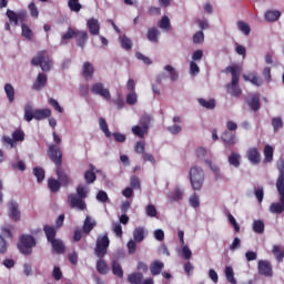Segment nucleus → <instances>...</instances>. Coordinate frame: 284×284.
Segmentation results:
<instances>
[{"instance_id":"31","label":"nucleus","mask_w":284,"mask_h":284,"mask_svg":"<svg viewBox=\"0 0 284 284\" xmlns=\"http://www.w3.org/2000/svg\"><path fill=\"white\" fill-rule=\"evenodd\" d=\"M128 281L130 284H143V273L134 272L129 274Z\"/></svg>"},{"instance_id":"5","label":"nucleus","mask_w":284,"mask_h":284,"mask_svg":"<svg viewBox=\"0 0 284 284\" xmlns=\"http://www.w3.org/2000/svg\"><path fill=\"white\" fill-rule=\"evenodd\" d=\"M31 63L33 65H40L42 72H50L52 70V60L47 51L38 52L37 57L32 58Z\"/></svg>"},{"instance_id":"56","label":"nucleus","mask_w":284,"mask_h":284,"mask_svg":"<svg viewBox=\"0 0 284 284\" xmlns=\"http://www.w3.org/2000/svg\"><path fill=\"white\" fill-rule=\"evenodd\" d=\"M254 195L257 199L258 203H263V199L265 196V191L263 190V186H258L254 190Z\"/></svg>"},{"instance_id":"3","label":"nucleus","mask_w":284,"mask_h":284,"mask_svg":"<svg viewBox=\"0 0 284 284\" xmlns=\"http://www.w3.org/2000/svg\"><path fill=\"white\" fill-rule=\"evenodd\" d=\"M189 174L192 189L194 191L202 190L203 183H205V172H203V169L199 166H193L191 168Z\"/></svg>"},{"instance_id":"43","label":"nucleus","mask_w":284,"mask_h":284,"mask_svg":"<svg viewBox=\"0 0 284 284\" xmlns=\"http://www.w3.org/2000/svg\"><path fill=\"white\" fill-rule=\"evenodd\" d=\"M21 30H22V37L27 39L28 41H32V37L34 33H32V29L26 24V22H22L21 24Z\"/></svg>"},{"instance_id":"57","label":"nucleus","mask_w":284,"mask_h":284,"mask_svg":"<svg viewBox=\"0 0 284 284\" xmlns=\"http://www.w3.org/2000/svg\"><path fill=\"white\" fill-rule=\"evenodd\" d=\"M77 197L78 199H88V191L85 190V186L79 185L77 187Z\"/></svg>"},{"instance_id":"52","label":"nucleus","mask_w":284,"mask_h":284,"mask_svg":"<svg viewBox=\"0 0 284 284\" xmlns=\"http://www.w3.org/2000/svg\"><path fill=\"white\" fill-rule=\"evenodd\" d=\"M12 139L16 142H21V141H26V133H23L22 130H16L12 133Z\"/></svg>"},{"instance_id":"50","label":"nucleus","mask_w":284,"mask_h":284,"mask_svg":"<svg viewBox=\"0 0 284 284\" xmlns=\"http://www.w3.org/2000/svg\"><path fill=\"white\" fill-rule=\"evenodd\" d=\"M132 133L135 136H139V139H144L145 134H148V131H145L144 128H141L140 125L132 126Z\"/></svg>"},{"instance_id":"22","label":"nucleus","mask_w":284,"mask_h":284,"mask_svg":"<svg viewBox=\"0 0 284 284\" xmlns=\"http://www.w3.org/2000/svg\"><path fill=\"white\" fill-rule=\"evenodd\" d=\"M133 239L135 243H143L145 240V227L143 226H138L133 231Z\"/></svg>"},{"instance_id":"60","label":"nucleus","mask_w":284,"mask_h":284,"mask_svg":"<svg viewBox=\"0 0 284 284\" xmlns=\"http://www.w3.org/2000/svg\"><path fill=\"white\" fill-rule=\"evenodd\" d=\"M130 185L133 190H141V180L136 175H133L130 180Z\"/></svg>"},{"instance_id":"25","label":"nucleus","mask_w":284,"mask_h":284,"mask_svg":"<svg viewBox=\"0 0 284 284\" xmlns=\"http://www.w3.org/2000/svg\"><path fill=\"white\" fill-rule=\"evenodd\" d=\"M163 267H165V264L163 262L154 261L150 266L152 276H159V274L163 272Z\"/></svg>"},{"instance_id":"38","label":"nucleus","mask_w":284,"mask_h":284,"mask_svg":"<svg viewBox=\"0 0 284 284\" xmlns=\"http://www.w3.org/2000/svg\"><path fill=\"white\" fill-rule=\"evenodd\" d=\"M33 175L39 183H43V181L45 180V170H43V168L41 166H36L33 169Z\"/></svg>"},{"instance_id":"63","label":"nucleus","mask_w":284,"mask_h":284,"mask_svg":"<svg viewBox=\"0 0 284 284\" xmlns=\"http://www.w3.org/2000/svg\"><path fill=\"white\" fill-rule=\"evenodd\" d=\"M8 242L3 239V235H0V254H6L8 252Z\"/></svg>"},{"instance_id":"35","label":"nucleus","mask_w":284,"mask_h":284,"mask_svg":"<svg viewBox=\"0 0 284 284\" xmlns=\"http://www.w3.org/2000/svg\"><path fill=\"white\" fill-rule=\"evenodd\" d=\"M95 225L97 222H92V219L90 216H87L83 224L84 234H90L94 230Z\"/></svg>"},{"instance_id":"16","label":"nucleus","mask_w":284,"mask_h":284,"mask_svg":"<svg viewBox=\"0 0 284 284\" xmlns=\"http://www.w3.org/2000/svg\"><path fill=\"white\" fill-rule=\"evenodd\" d=\"M55 174L62 187H68V185H70L72 180L70 179V175L65 173V171L63 170V166L55 168Z\"/></svg>"},{"instance_id":"1","label":"nucleus","mask_w":284,"mask_h":284,"mask_svg":"<svg viewBox=\"0 0 284 284\" xmlns=\"http://www.w3.org/2000/svg\"><path fill=\"white\" fill-rule=\"evenodd\" d=\"M52 116V110L50 109H36L32 103H27L24 105V120L28 123L36 119V121H43V119H50Z\"/></svg>"},{"instance_id":"39","label":"nucleus","mask_w":284,"mask_h":284,"mask_svg":"<svg viewBox=\"0 0 284 284\" xmlns=\"http://www.w3.org/2000/svg\"><path fill=\"white\" fill-rule=\"evenodd\" d=\"M244 81H250L253 85L261 88L263 85V80L254 74L251 75H243Z\"/></svg>"},{"instance_id":"10","label":"nucleus","mask_w":284,"mask_h":284,"mask_svg":"<svg viewBox=\"0 0 284 284\" xmlns=\"http://www.w3.org/2000/svg\"><path fill=\"white\" fill-rule=\"evenodd\" d=\"M68 203L70 207L77 209V210H87L88 205L85 204V201H83V197H78L77 194L71 193L68 195Z\"/></svg>"},{"instance_id":"21","label":"nucleus","mask_w":284,"mask_h":284,"mask_svg":"<svg viewBox=\"0 0 284 284\" xmlns=\"http://www.w3.org/2000/svg\"><path fill=\"white\" fill-rule=\"evenodd\" d=\"M82 77L85 79V81L92 80L94 77V65L90 62H84L82 67Z\"/></svg>"},{"instance_id":"37","label":"nucleus","mask_w":284,"mask_h":284,"mask_svg":"<svg viewBox=\"0 0 284 284\" xmlns=\"http://www.w3.org/2000/svg\"><path fill=\"white\" fill-rule=\"evenodd\" d=\"M4 92L9 103H14V87L10 83L4 84Z\"/></svg>"},{"instance_id":"51","label":"nucleus","mask_w":284,"mask_h":284,"mask_svg":"<svg viewBox=\"0 0 284 284\" xmlns=\"http://www.w3.org/2000/svg\"><path fill=\"white\" fill-rule=\"evenodd\" d=\"M158 26L162 30H170L171 28L170 18L168 16H163Z\"/></svg>"},{"instance_id":"45","label":"nucleus","mask_w":284,"mask_h":284,"mask_svg":"<svg viewBox=\"0 0 284 284\" xmlns=\"http://www.w3.org/2000/svg\"><path fill=\"white\" fill-rule=\"evenodd\" d=\"M112 272L114 276H118V278H123V267H121V264L119 262H112Z\"/></svg>"},{"instance_id":"48","label":"nucleus","mask_w":284,"mask_h":284,"mask_svg":"<svg viewBox=\"0 0 284 284\" xmlns=\"http://www.w3.org/2000/svg\"><path fill=\"white\" fill-rule=\"evenodd\" d=\"M164 70H165L166 72H169V77H170V80H171V81H179V72H176V70L173 69L172 65L166 64V65L164 67Z\"/></svg>"},{"instance_id":"59","label":"nucleus","mask_w":284,"mask_h":284,"mask_svg":"<svg viewBox=\"0 0 284 284\" xmlns=\"http://www.w3.org/2000/svg\"><path fill=\"white\" fill-rule=\"evenodd\" d=\"M203 41H205V34L203 33V31H197L193 36V43L199 44V43H203Z\"/></svg>"},{"instance_id":"6","label":"nucleus","mask_w":284,"mask_h":284,"mask_svg":"<svg viewBox=\"0 0 284 284\" xmlns=\"http://www.w3.org/2000/svg\"><path fill=\"white\" fill-rule=\"evenodd\" d=\"M110 247V239L108 233L102 236H99L95 242L94 254L98 258H105L108 254V248Z\"/></svg>"},{"instance_id":"17","label":"nucleus","mask_w":284,"mask_h":284,"mask_svg":"<svg viewBox=\"0 0 284 284\" xmlns=\"http://www.w3.org/2000/svg\"><path fill=\"white\" fill-rule=\"evenodd\" d=\"M87 28H89V32L92 37H98L101 32V23H99V20L95 18H91L87 21Z\"/></svg>"},{"instance_id":"9","label":"nucleus","mask_w":284,"mask_h":284,"mask_svg":"<svg viewBox=\"0 0 284 284\" xmlns=\"http://www.w3.org/2000/svg\"><path fill=\"white\" fill-rule=\"evenodd\" d=\"M91 92L92 94H98L99 97H102L103 99H105V101H111L112 99L110 90L105 89V87L101 82L93 83L91 87Z\"/></svg>"},{"instance_id":"53","label":"nucleus","mask_w":284,"mask_h":284,"mask_svg":"<svg viewBox=\"0 0 284 284\" xmlns=\"http://www.w3.org/2000/svg\"><path fill=\"white\" fill-rule=\"evenodd\" d=\"M237 28L241 32H243V34H245L246 37L250 36L251 29H250V24L243 22V21H239L237 22Z\"/></svg>"},{"instance_id":"41","label":"nucleus","mask_w":284,"mask_h":284,"mask_svg":"<svg viewBox=\"0 0 284 284\" xmlns=\"http://www.w3.org/2000/svg\"><path fill=\"white\" fill-rule=\"evenodd\" d=\"M68 7L71 12H81V9L83 8L79 0H68Z\"/></svg>"},{"instance_id":"20","label":"nucleus","mask_w":284,"mask_h":284,"mask_svg":"<svg viewBox=\"0 0 284 284\" xmlns=\"http://www.w3.org/2000/svg\"><path fill=\"white\" fill-rule=\"evenodd\" d=\"M246 156L253 165H258V163H261V153L256 148L248 149Z\"/></svg>"},{"instance_id":"8","label":"nucleus","mask_w":284,"mask_h":284,"mask_svg":"<svg viewBox=\"0 0 284 284\" xmlns=\"http://www.w3.org/2000/svg\"><path fill=\"white\" fill-rule=\"evenodd\" d=\"M6 14L9 19V22L13 26H19V21L20 23H26V21H28V11L26 10L14 12L11 9H8Z\"/></svg>"},{"instance_id":"28","label":"nucleus","mask_w":284,"mask_h":284,"mask_svg":"<svg viewBox=\"0 0 284 284\" xmlns=\"http://www.w3.org/2000/svg\"><path fill=\"white\" fill-rule=\"evenodd\" d=\"M280 201L281 202L271 204L270 212H272V214H283V212H284V202L282 200V195H280Z\"/></svg>"},{"instance_id":"18","label":"nucleus","mask_w":284,"mask_h":284,"mask_svg":"<svg viewBox=\"0 0 284 284\" xmlns=\"http://www.w3.org/2000/svg\"><path fill=\"white\" fill-rule=\"evenodd\" d=\"M88 31L85 30H75V43L78 48H85V44L88 43Z\"/></svg>"},{"instance_id":"23","label":"nucleus","mask_w":284,"mask_h":284,"mask_svg":"<svg viewBox=\"0 0 284 284\" xmlns=\"http://www.w3.org/2000/svg\"><path fill=\"white\" fill-rule=\"evenodd\" d=\"M43 232L47 236L48 243H50L57 239V229H54L53 226L45 224L43 226Z\"/></svg>"},{"instance_id":"34","label":"nucleus","mask_w":284,"mask_h":284,"mask_svg":"<svg viewBox=\"0 0 284 284\" xmlns=\"http://www.w3.org/2000/svg\"><path fill=\"white\" fill-rule=\"evenodd\" d=\"M159 31L156 28H150L146 33V39L151 41V43H159Z\"/></svg>"},{"instance_id":"33","label":"nucleus","mask_w":284,"mask_h":284,"mask_svg":"<svg viewBox=\"0 0 284 284\" xmlns=\"http://www.w3.org/2000/svg\"><path fill=\"white\" fill-rule=\"evenodd\" d=\"M229 163L233 168H240L241 166V154L236 152H232L229 156Z\"/></svg>"},{"instance_id":"64","label":"nucleus","mask_w":284,"mask_h":284,"mask_svg":"<svg viewBox=\"0 0 284 284\" xmlns=\"http://www.w3.org/2000/svg\"><path fill=\"white\" fill-rule=\"evenodd\" d=\"M190 72H191L192 77H196V74H199V72H201V69L199 68V64H196V62H194V61L190 62Z\"/></svg>"},{"instance_id":"42","label":"nucleus","mask_w":284,"mask_h":284,"mask_svg":"<svg viewBox=\"0 0 284 284\" xmlns=\"http://www.w3.org/2000/svg\"><path fill=\"white\" fill-rule=\"evenodd\" d=\"M150 123H152V116L149 114H144L140 119V125L143 128L145 131L149 132L150 130Z\"/></svg>"},{"instance_id":"2","label":"nucleus","mask_w":284,"mask_h":284,"mask_svg":"<svg viewBox=\"0 0 284 284\" xmlns=\"http://www.w3.org/2000/svg\"><path fill=\"white\" fill-rule=\"evenodd\" d=\"M225 72L232 75L230 91L231 97H241V94L243 93L241 88H239V79H241V68H239V65L236 64L229 65L226 67Z\"/></svg>"},{"instance_id":"13","label":"nucleus","mask_w":284,"mask_h":284,"mask_svg":"<svg viewBox=\"0 0 284 284\" xmlns=\"http://www.w3.org/2000/svg\"><path fill=\"white\" fill-rule=\"evenodd\" d=\"M245 102L253 112H258L261 110V95L258 93H251Z\"/></svg>"},{"instance_id":"26","label":"nucleus","mask_w":284,"mask_h":284,"mask_svg":"<svg viewBox=\"0 0 284 284\" xmlns=\"http://www.w3.org/2000/svg\"><path fill=\"white\" fill-rule=\"evenodd\" d=\"M50 243L57 254L65 253V244L63 243V241L55 239V240L51 241Z\"/></svg>"},{"instance_id":"47","label":"nucleus","mask_w":284,"mask_h":284,"mask_svg":"<svg viewBox=\"0 0 284 284\" xmlns=\"http://www.w3.org/2000/svg\"><path fill=\"white\" fill-rule=\"evenodd\" d=\"M225 277L229 283L236 284V278L234 277V268H232V266L225 267Z\"/></svg>"},{"instance_id":"15","label":"nucleus","mask_w":284,"mask_h":284,"mask_svg":"<svg viewBox=\"0 0 284 284\" xmlns=\"http://www.w3.org/2000/svg\"><path fill=\"white\" fill-rule=\"evenodd\" d=\"M221 140L224 143V148H226V150H230V148H232V145H236V133H232L230 131H224L221 134Z\"/></svg>"},{"instance_id":"30","label":"nucleus","mask_w":284,"mask_h":284,"mask_svg":"<svg viewBox=\"0 0 284 284\" xmlns=\"http://www.w3.org/2000/svg\"><path fill=\"white\" fill-rule=\"evenodd\" d=\"M272 161H274V148L266 144L264 146V163H272Z\"/></svg>"},{"instance_id":"62","label":"nucleus","mask_w":284,"mask_h":284,"mask_svg":"<svg viewBox=\"0 0 284 284\" xmlns=\"http://www.w3.org/2000/svg\"><path fill=\"white\" fill-rule=\"evenodd\" d=\"M156 206H154V204H149L146 206V216H150L151 219L156 217Z\"/></svg>"},{"instance_id":"24","label":"nucleus","mask_w":284,"mask_h":284,"mask_svg":"<svg viewBox=\"0 0 284 284\" xmlns=\"http://www.w3.org/2000/svg\"><path fill=\"white\" fill-rule=\"evenodd\" d=\"M61 186H63L61 184V182L54 178H49L48 179V187L50 190V192H52L53 194H57V192H59V190H61Z\"/></svg>"},{"instance_id":"32","label":"nucleus","mask_w":284,"mask_h":284,"mask_svg":"<svg viewBox=\"0 0 284 284\" xmlns=\"http://www.w3.org/2000/svg\"><path fill=\"white\" fill-rule=\"evenodd\" d=\"M199 103L200 105H202V108H205L206 110H214V108H216V100L214 99L205 100L203 98H200Z\"/></svg>"},{"instance_id":"11","label":"nucleus","mask_w":284,"mask_h":284,"mask_svg":"<svg viewBox=\"0 0 284 284\" xmlns=\"http://www.w3.org/2000/svg\"><path fill=\"white\" fill-rule=\"evenodd\" d=\"M8 216L14 223H19L21 221V211H19V203L14 201H10L8 204Z\"/></svg>"},{"instance_id":"27","label":"nucleus","mask_w":284,"mask_h":284,"mask_svg":"<svg viewBox=\"0 0 284 284\" xmlns=\"http://www.w3.org/2000/svg\"><path fill=\"white\" fill-rule=\"evenodd\" d=\"M97 271L102 275H105L110 272V266H108V263H105L103 257H99L97 261Z\"/></svg>"},{"instance_id":"4","label":"nucleus","mask_w":284,"mask_h":284,"mask_svg":"<svg viewBox=\"0 0 284 284\" xmlns=\"http://www.w3.org/2000/svg\"><path fill=\"white\" fill-rule=\"evenodd\" d=\"M32 247H37V240L34 236L21 235L18 243V250L21 252V254H24V256H30V254H32Z\"/></svg>"},{"instance_id":"7","label":"nucleus","mask_w":284,"mask_h":284,"mask_svg":"<svg viewBox=\"0 0 284 284\" xmlns=\"http://www.w3.org/2000/svg\"><path fill=\"white\" fill-rule=\"evenodd\" d=\"M47 154L50 161L54 163L55 168L63 166V152L59 145L50 144Z\"/></svg>"},{"instance_id":"40","label":"nucleus","mask_w":284,"mask_h":284,"mask_svg":"<svg viewBox=\"0 0 284 284\" xmlns=\"http://www.w3.org/2000/svg\"><path fill=\"white\" fill-rule=\"evenodd\" d=\"M119 41L123 50H132V40L128 36H121Z\"/></svg>"},{"instance_id":"36","label":"nucleus","mask_w":284,"mask_h":284,"mask_svg":"<svg viewBox=\"0 0 284 284\" xmlns=\"http://www.w3.org/2000/svg\"><path fill=\"white\" fill-rule=\"evenodd\" d=\"M264 17L266 21H270V22L278 21V19L281 18V11L270 10V11H266Z\"/></svg>"},{"instance_id":"61","label":"nucleus","mask_w":284,"mask_h":284,"mask_svg":"<svg viewBox=\"0 0 284 284\" xmlns=\"http://www.w3.org/2000/svg\"><path fill=\"white\" fill-rule=\"evenodd\" d=\"M134 150L136 154H144L145 153V142L144 141H139L136 142Z\"/></svg>"},{"instance_id":"49","label":"nucleus","mask_w":284,"mask_h":284,"mask_svg":"<svg viewBox=\"0 0 284 284\" xmlns=\"http://www.w3.org/2000/svg\"><path fill=\"white\" fill-rule=\"evenodd\" d=\"M253 231L256 234H263V232H265V223H263V221L261 220H256L253 222Z\"/></svg>"},{"instance_id":"55","label":"nucleus","mask_w":284,"mask_h":284,"mask_svg":"<svg viewBox=\"0 0 284 284\" xmlns=\"http://www.w3.org/2000/svg\"><path fill=\"white\" fill-rule=\"evenodd\" d=\"M272 126L274 129V132H278V130H281V128H283V119L281 118H273L272 119Z\"/></svg>"},{"instance_id":"54","label":"nucleus","mask_w":284,"mask_h":284,"mask_svg":"<svg viewBox=\"0 0 284 284\" xmlns=\"http://www.w3.org/2000/svg\"><path fill=\"white\" fill-rule=\"evenodd\" d=\"M136 101H139V97L136 95V91L129 92V94L126 95L128 105H135Z\"/></svg>"},{"instance_id":"46","label":"nucleus","mask_w":284,"mask_h":284,"mask_svg":"<svg viewBox=\"0 0 284 284\" xmlns=\"http://www.w3.org/2000/svg\"><path fill=\"white\" fill-rule=\"evenodd\" d=\"M99 125H100V130H102V132L105 134V136L108 139H110L112 136V133L110 132V129L108 128V122L105 121V119L100 118Z\"/></svg>"},{"instance_id":"19","label":"nucleus","mask_w":284,"mask_h":284,"mask_svg":"<svg viewBox=\"0 0 284 284\" xmlns=\"http://www.w3.org/2000/svg\"><path fill=\"white\" fill-rule=\"evenodd\" d=\"M48 85V75L45 73H39L34 83L32 84V90H43Z\"/></svg>"},{"instance_id":"29","label":"nucleus","mask_w":284,"mask_h":284,"mask_svg":"<svg viewBox=\"0 0 284 284\" xmlns=\"http://www.w3.org/2000/svg\"><path fill=\"white\" fill-rule=\"evenodd\" d=\"M77 36V29H73L72 27L68 28V32H65L64 34H62L61 37V45H65V41H70V39H75Z\"/></svg>"},{"instance_id":"58","label":"nucleus","mask_w":284,"mask_h":284,"mask_svg":"<svg viewBox=\"0 0 284 284\" xmlns=\"http://www.w3.org/2000/svg\"><path fill=\"white\" fill-rule=\"evenodd\" d=\"M84 179L87 183H94L97 181V174L93 171H87L84 173Z\"/></svg>"},{"instance_id":"14","label":"nucleus","mask_w":284,"mask_h":284,"mask_svg":"<svg viewBox=\"0 0 284 284\" xmlns=\"http://www.w3.org/2000/svg\"><path fill=\"white\" fill-rule=\"evenodd\" d=\"M258 274H261L262 276H273L274 275V271L272 268V263H270V261L267 260H261L258 262Z\"/></svg>"},{"instance_id":"12","label":"nucleus","mask_w":284,"mask_h":284,"mask_svg":"<svg viewBox=\"0 0 284 284\" xmlns=\"http://www.w3.org/2000/svg\"><path fill=\"white\" fill-rule=\"evenodd\" d=\"M277 170L280 172V175L276 181V190L280 195H282V201L284 203V161H281L277 165Z\"/></svg>"},{"instance_id":"44","label":"nucleus","mask_w":284,"mask_h":284,"mask_svg":"<svg viewBox=\"0 0 284 284\" xmlns=\"http://www.w3.org/2000/svg\"><path fill=\"white\" fill-rule=\"evenodd\" d=\"M276 261L278 263H283V258H284V250L281 248V246L278 245H273V250H272Z\"/></svg>"}]
</instances>
